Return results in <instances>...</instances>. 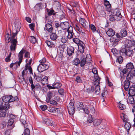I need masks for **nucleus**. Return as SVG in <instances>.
<instances>
[{
	"instance_id": "f257e3e1",
	"label": "nucleus",
	"mask_w": 135,
	"mask_h": 135,
	"mask_svg": "<svg viewBox=\"0 0 135 135\" xmlns=\"http://www.w3.org/2000/svg\"><path fill=\"white\" fill-rule=\"evenodd\" d=\"M10 95H5L2 97V99H0V110H7L10 107L8 103L10 102Z\"/></svg>"
},
{
	"instance_id": "f03ea898",
	"label": "nucleus",
	"mask_w": 135,
	"mask_h": 135,
	"mask_svg": "<svg viewBox=\"0 0 135 135\" xmlns=\"http://www.w3.org/2000/svg\"><path fill=\"white\" fill-rule=\"evenodd\" d=\"M109 16V20L111 21H114L115 20H120L122 17V16L119 10L116 9L111 11Z\"/></svg>"
},
{
	"instance_id": "7ed1b4c3",
	"label": "nucleus",
	"mask_w": 135,
	"mask_h": 135,
	"mask_svg": "<svg viewBox=\"0 0 135 135\" xmlns=\"http://www.w3.org/2000/svg\"><path fill=\"white\" fill-rule=\"evenodd\" d=\"M73 42L76 44H79L78 49L80 52L82 54L83 53L85 48V44L77 38H73Z\"/></svg>"
},
{
	"instance_id": "20e7f679",
	"label": "nucleus",
	"mask_w": 135,
	"mask_h": 135,
	"mask_svg": "<svg viewBox=\"0 0 135 135\" xmlns=\"http://www.w3.org/2000/svg\"><path fill=\"white\" fill-rule=\"evenodd\" d=\"M133 51L131 50L128 47L121 49L120 51V54L121 56L127 55L129 57L132 56Z\"/></svg>"
},
{
	"instance_id": "39448f33",
	"label": "nucleus",
	"mask_w": 135,
	"mask_h": 135,
	"mask_svg": "<svg viewBox=\"0 0 135 135\" xmlns=\"http://www.w3.org/2000/svg\"><path fill=\"white\" fill-rule=\"evenodd\" d=\"M91 56L89 54H87L86 57L85 56L83 55H81L79 57L81 60L80 63L81 66L82 67L84 66L85 64L86 63L87 60L88 59L89 61H90L91 60Z\"/></svg>"
},
{
	"instance_id": "423d86ee",
	"label": "nucleus",
	"mask_w": 135,
	"mask_h": 135,
	"mask_svg": "<svg viewBox=\"0 0 135 135\" xmlns=\"http://www.w3.org/2000/svg\"><path fill=\"white\" fill-rule=\"evenodd\" d=\"M58 35L59 37L61 38V41L63 43H65L66 42L68 38L67 37L66 32L64 31L59 30L58 31Z\"/></svg>"
},
{
	"instance_id": "0eeeda50",
	"label": "nucleus",
	"mask_w": 135,
	"mask_h": 135,
	"mask_svg": "<svg viewBox=\"0 0 135 135\" xmlns=\"http://www.w3.org/2000/svg\"><path fill=\"white\" fill-rule=\"evenodd\" d=\"M9 117L10 119L8 120L7 125L8 129L9 130L12 129L13 128V126L12 125L14 122V119L16 118V116L12 114H11L9 116Z\"/></svg>"
},
{
	"instance_id": "6e6552de",
	"label": "nucleus",
	"mask_w": 135,
	"mask_h": 135,
	"mask_svg": "<svg viewBox=\"0 0 135 135\" xmlns=\"http://www.w3.org/2000/svg\"><path fill=\"white\" fill-rule=\"evenodd\" d=\"M49 64L45 63V64H40L38 66L37 70L40 72H41L49 68Z\"/></svg>"
},
{
	"instance_id": "1a4fd4ad",
	"label": "nucleus",
	"mask_w": 135,
	"mask_h": 135,
	"mask_svg": "<svg viewBox=\"0 0 135 135\" xmlns=\"http://www.w3.org/2000/svg\"><path fill=\"white\" fill-rule=\"evenodd\" d=\"M67 108L69 114L71 115H73L75 112L74 103L70 101L69 104L68 105Z\"/></svg>"
},
{
	"instance_id": "9d476101",
	"label": "nucleus",
	"mask_w": 135,
	"mask_h": 135,
	"mask_svg": "<svg viewBox=\"0 0 135 135\" xmlns=\"http://www.w3.org/2000/svg\"><path fill=\"white\" fill-rule=\"evenodd\" d=\"M17 24H15V27L16 28H17L16 31V33H13L11 35V37L10 41L12 40L13 39H16L14 38L15 36L17 35L18 32L19 31L20 29L21 28L20 23V22H18Z\"/></svg>"
},
{
	"instance_id": "9b49d317",
	"label": "nucleus",
	"mask_w": 135,
	"mask_h": 135,
	"mask_svg": "<svg viewBox=\"0 0 135 135\" xmlns=\"http://www.w3.org/2000/svg\"><path fill=\"white\" fill-rule=\"evenodd\" d=\"M11 44L10 46V48L11 51H15L16 46L17 44V39H13L11 41Z\"/></svg>"
},
{
	"instance_id": "f8f14e48",
	"label": "nucleus",
	"mask_w": 135,
	"mask_h": 135,
	"mask_svg": "<svg viewBox=\"0 0 135 135\" xmlns=\"http://www.w3.org/2000/svg\"><path fill=\"white\" fill-rule=\"evenodd\" d=\"M25 51L26 50H24L23 49H22L18 54V57L19 61L18 62H17L18 66H19L20 65L22 61L23 56V54L25 53Z\"/></svg>"
},
{
	"instance_id": "ddd939ff",
	"label": "nucleus",
	"mask_w": 135,
	"mask_h": 135,
	"mask_svg": "<svg viewBox=\"0 0 135 135\" xmlns=\"http://www.w3.org/2000/svg\"><path fill=\"white\" fill-rule=\"evenodd\" d=\"M110 42H113L112 46H115L118 44V42L119 40L117 37L114 36L111 37L110 39Z\"/></svg>"
},
{
	"instance_id": "4468645a",
	"label": "nucleus",
	"mask_w": 135,
	"mask_h": 135,
	"mask_svg": "<svg viewBox=\"0 0 135 135\" xmlns=\"http://www.w3.org/2000/svg\"><path fill=\"white\" fill-rule=\"evenodd\" d=\"M42 119L44 121L45 124L47 125L53 126L54 125L55 123L51 119L45 117H42Z\"/></svg>"
},
{
	"instance_id": "2eb2a0df",
	"label": "nucleus",
	"mask_w": 135,
	"mask_h": 135,
	"mask_svg": "<svg viewBox=\"0 0 135 135\" xmlns=\"http://www.w3.org/2000/svg\"><path fill=\"white\" fill-rule=\"evenodd\" d=\"M27 69L29 70V72L31 74H32V71L31 67L28 64H27L25 66V69L22 72V77H24L25 75V71H26Z\"/></svg>"
},
{
	"instance_id": "dca6fc26",
	"label": "nucleus",
	"mask_w": 135,
	"mask_h": 135,
	"mask_svg": "<svg viewBox=\"0 0 135 135\" xmlns=\"http://www.w3.org/2000/svg\"><path fill=\"white\" fill-rule=\"evenodd\" d=\"M68 33V35H67V38L69 39H70L73 37V35L74 33H73V27L70 26L68 30H67Z\"/></svg>"
},
{
	"instance_id": "f3484780",
	"label": "nucleus",
	"mask_w": 135,
	"mask_h": 135,
	"mask_svg": "<svg viewBox=\"0 0 135 135\" xmlns=\"http://www.w3.org/2000/svg\"><path fill=\"white\" fill-rule=\"evenodd\" d=\"M60 26L62 29L64 30L67 29V30H68L70 27L69 23L67 21L61 22L60 23Z\"/></svg>"
},
{
	"instance_id": "a211bd4d",
	"label": "nucleus",
	"mask_w": 135,
	"mask_h": 135,
	"mask_svg": "<svg viewBox=\"0 0 135 135\" xmlns=\"http://www.w3.org/2000/svg\"><path fill=\"white\" fill-rule=\"evenodd\" d=\"M79 23L84 28H86L89 25L88 22L83 18H81L79 20Z\"/></svg>"
},
{
	"instance_id": "6ab92c4d",
	"label": "nucleus",
	"mask_w": 135,
	"mask_h": 135,
	"mask_svg": "<svg viewBox=\"0 0 135 135\" xmlns=\"http://www.w3.org/2000/svg\"><path fill=\"white\" fill-rule=\"evenodd\" d=\"M129 95L134 96L135 95V85H132L129 88Z\"/></svg>"
},
{
	"instance_id": "aec40b11",
	"label": "nucleus",
	"mask_w": 135,
	"mask_h": 135,
	"mask_svg": "<svg viewBox=\"0 0 135 135\" xmlns=\"http://www.w3.org/2000/svg\"><path fill=\"white\" fill-rule=\"evenodd\" d=\"M125 45L128 48L135 45V41L127 40L126 41Z\"/></svg>"
},
{
	"instance_id": "412c9836",
	"label": "nucleus",
	"mask_w": 135,
	"mask_h": 135,
	"mask_svg": "<svg viewBox=\"0 0 135 135\" xmlns=\"http://www.w3.org/2000/svg\"><path fill=\"white\" fill-rule=\"evenodd\" d=\"M102 119H95L94 120L93 126L94 127H97L100 125L102 122Z\"/></svg>"
},
{
	"instance_id": "4be33fe9",
	"label": "nucleus",
	"mask_w": 135,
	"mask_h": 135,
	"mask_svg": "<svg viewBox=\"0 0 135 135\" xmlns=\"http://www.w3.org/2000/svg\"><path fill=\"white\" fill-rule=\"evenodd\" d=\"M74 48L72 46H69L67 49V52L69 56L71 55L74 53Z\"/></svg>"
},
{
	"instance_id": "5701e85b",
	"label": "nucleus",
	"mask_w": 135,
	"mask_h": 135,
	"mask_svg": "<svg viewBox=\"0 0 135 135\" xmlns=\"http://www.w3.org/2000/svg\"><path fill=\"white\" fill-rule=\"evenodd\" d=\"M106 33L109 36H112L115 34V32L111 28H108V30L107 31L106 30Z\"/></svg>"
},
{
	"instance_id": "b1692460",
	"label": "nucleus",
	"mask_w": 135,
	"mask_h": 135,
	"mask_svg": "<svg viewBox=\"0 0 135 135\" xmlns=\"http://www.w3.org/2000/svg\"><path fill=\"white\" fill-rule=\"evenodd\" d=\"M130 85V82L128 80H126L124 83V89L125 90L127 91L128 90Z\"/></svg>"
},
{
	"instance_id": "393cba45",
	"label": "nucleus",
	"mask_w": 135,
	"mask_h": 135,
	"mask_svg": "<svg viewBox=\"0 0 135 135\" xmlns=\"http://www.w3.org/2000/svg\"><path fill=\"white\" fill-rule=\"evenodd\" d=\"M132 96V95H129L127 98V102L128 104H131L134 103V101Z\"/></svg>"
},
{
	"instance_id": "a878e982",
	"label": "nucleus",
	"mask_w": 135,
	"mask_h": 135,
	"mask_svg": "<svg viewBox=\"0 0 135 135\" xmlns=\"http://www.w3.org/2000/svg\"><path fill=\"white\" fill-rule=\"evenodd\" d=\"M45 28L49 32L51 33L52 32L53 28L52 26L49 23H47L46 25Z\"/></svg>"
},
{
	"instance_id": "bb28decb",
	"label": "nucleus",
	"mask_w": 135,
	"mask_h": 135,
	"mask_svg": "<svg viewBox=\"0 0 135 135\" xmlns=\"http://www.w3.org/2000/svg\"><path fill=\"white\" fill-rule=\"evenodd\" d=\"M47 97L46 98V102H49V100H50L51 98L54 96V95L52 93L49 91L47 93Z\"/></svg>"
},
{
	"instance_id": "cd10ccee",
	"label": "nucleus",
	"mask_w": 135,
	"mask_h": 135,
	"mask_svg": "<svg viewBox=\"0 0 135 135\" xmlns=\"http://www.w3.org/2000/svg\"><path fill=\"white\" fill-rule=\"evenodd\" d=\"M104 4L106 7L108 8V11H109L111 8V5L110 4L109 2L107 0H105L104 1Z\"/></svg>"
},
{
	"instance_id": "c85d7f7f",
	"label": "nucleus",
	"mask_w": 135,
	"mask_h": 135,
	"mask_svg": "<svg viewBox=\"0 0 135 135\" xmlns=\"http://www.w3.org/2000/svg\"><path fill=\"white\" fill-rule=\"evenodd\" d=\"M77 109L79 111L83 110L84 108L83 104L81 103H78L77 104Z\"/></svg>"
},
{
	"instance_id": "c756f323",
	"label": "nucleus",
	"mask_w": 135,
	"mask_h": 135,
	"mask_svg": "<svg viewBox=\"0 0 135 135\" xmlns=\"http://www.w3.org/2000/svg\"><path fill=\"white\" fill-rule=\"evenodd\" d=\"M50 38L52 40H56L57 37H59L56 34L54 33H52L50 35Z\"/></svg>"
},
{
	"instance_id": "7c9ffc66",
	"label": "nucleus",
	"mask_w": 135,
	"mask_h": 135,
	"mask_svg": "<svg viewBox=\"0 0 135 135\" xmlns=\"http://www.w3.org/2000/svg\"><path fill=\"white\" fill-rule=\"evenodd\" d=\"M98 78H96L94 77L95 79L94 80L93 83L94 85H98L100 83V78L99 76H98Z\"/></svg>"
},
{
	"instance_id": "2f4dec72",
	"label": "nucleus",
	"mask_w": 135,
	"mask_h": 135,
	"mask_svg": "<svg viewBox=\"0 0 135 135\" xmlns=\"http://www.w3.org/2000/svg\"><path fill=\"white\" fill-rule=\"evenodd\" d=\"M49 111L51 113H58L60 112V110L54 107L51 108Z\"/></svg>"
},
{
	"instance_id": "473e14b6",
	"label": "nucleus",
	"mask_w": 135,
	"mask_h": 135,
	"mask_svg": "<svg viewBox=\"0 0 135 135\" xmlns=\"http://www.w3.org/2000/svg\"><path fill=\"white\" fill-rule=\"evenodd\" d=\"M30 41L32 44H35L37 42V40L34 36H32L29 37Z\"/></svg>"
},
{
	"instance_id": "72a5a7b5",
	"label": "nucleus",
	"mask_w": 135,
	"mask_h": 135,
	"mask_svg": "<svg viewBox=\"0 0 135 135\" xmlns=\"http://www.w3.org/2000/svg\"><path fill=\"white\" fill-rule=\"evenodd\" d=\"M92 73L93 74L94 77L96 78H98V71L96 68H94L92 70Z\"/></svg>"
},
{
	"instance_id": "f704fd0d",
	"label": "nucleus",
	"mask_w": 135,
	"mask_h": 135,
	"mask_svg": "<svg viewBox=\"0 0 135 135\" xmlns=\"http://www.w3.org/2000/svg\"><path fill=\"white\" fill-rule=\"evenodd\" d=\"M126 123L124 125V127L127 132L129 131L131 127V125L130 123L129 122H126Z\"/></svg>"
},
{
	"instance_id": "c9c22d12",
	"label": "nucleus",
	"mask_w": 135,
	"mask_h": 135,
	"mask_svg": "<svg viewBox=\"0 0 135 135\" xmlns=\"http://www.w3.org/2000/svg\"><path fill=\"white\" fill-rule=\"evenodd\" d=\"M94 90L96 94H99L100 92V86L99 85H96L95 87Z\"/></svg>"
},
{
	"instance_id": "e433bc0d",
	"label": "nucleus",
	"mask_w": 135,
	"mask_h": 135,
	"mask_svg": "<svg viewBox=\"0 0 135 135\" xmlns=\"http://www.w3.org/2000/svg\"><path fill=\"white\" fill-rule=\"evenodd\" d=\"M10 102L15 101H17L18 100V98L17 96L13 97L12 95H10Z\"/></svg>"
},
{
	"instance_id": "4c0bfd02",
	"label": "nucleus",
	"mask_w": 135,
	"mask_h": 135,
	"mask_svg": "<svg viewBox=\"0 0 135 135\" xmlns=\"http://www.w3.org/2000/svg\"><path fill=\"white\" fill-rule=\"evenodd\" d=\"M68 9L69 10V12H70L71 14H73L74 16L76 15V13L71 7H69L68 6H67V7Z\"/></svg>"
},
{
	"instance_id": "58836bf2",
	"label": "nucleus",
	"mask_w": 135,
	"mask_h": 135,
	"mask_svg": "<svg viewBox=\"0 0 135 135\" xmlns=\"http://www.w3.org/2000/svg\"><path fill=\"white\" fill-rule=\"evenodd\" d=\"M48 78L47 76H45L41 80V83L44 85L47 84L48 83Z\"/></svg>"
},
{
	"instance_id": "ea45409f",
	"label": "nucleus",
	"mask_w": 135,
	"mask_h": 135,
	"mask_svg": "<svg viewBox=\"0 0 135 135\" xmlns=\"http://www.w3.org/2000/svg\"><path fill=\"white\" fill-rule=\"evenodd\" d=\"M93 117L91 115H88L87 119V122L88 123H91L93 122L94 121Z\"/></svg>"
},
{
	"instance_id": "a19ab883",
	"label": "nucleus",
	"mask_w": 135,
	"mask_h": 135,
	"mask_svg": "<svg viewBox=\"0 0 135 135\" xmlns=\"http://www.w3.org/2000/svg\"><path fill=\"white\" fill-rule=\"evenodd\" d=\"M29 80L30 83L31 84V87L32 90L33 91V89L35 88V86L33 84V80L31 77V76L29 78Z\"/></svg>"
},
{
	"instance_id": "79ce46f5",
	"label": "nucleus",
	"mask_w": 135,
	"mask_h": 135,
	"mask_svg": "<svg viewBox=\"0 0 135 135\" xmlns=\"http://www.w3.org/2000/svg\"><path fill=\"white\" fill-rule=\"evenodd\" d=\"M120 33L122 36L125 37L127 35V32L125 29H123L120 31Z\"/></svg>"
},
{
	"instance_id": "37998d69",
	"label": "nucleus",
	"mask_w": 135,
	"mask_h": 135,
	"mask_svg": "<svg viewBox=\"0 0 135 135\" xmlns=\"http://www.w3.org/2000/svg\"><path fill=\"white\" fill-rule=\"evenodd\" d=\"M30 131L28 128H26L24 130V132L22 134L23 135H30Z\"/></svg>"
},
{
	"instance_id": "c03bdc74",
	"label": "nucleus",
	"mask_w": 135,
	"mask_h": 135,
	"mask_svg": "<svg viewBox=\"0 0 135 135\" xmlns=\"http://www.w3.org/2000/svg\"><path fill=\"white\" fill-rule=\"evenodd\" d=\"M61 86V84L59 83H56L54 84L53 85V88L55 89L59 88Z\"/></svg>"
},
{
	"instance_id": "a18cd8bd",
	"label": "nucleus",
	"mask_w": 135,
	"mask_h": 135,
	"mask_svg": "<svg viewBox=\"0 0 135 135\" xmlns=\"http://www.w3.org/2000/svg\"><path fill=\"white\" fill-rule=\"evenodd\" d=\"M126 69H132L134 68L133 64L131 62L128 63L126 65Z\"/></svg>"
},
{
	"instance_id": "49530a36",
	"label": "nucleus",
	"mask_w": 135,
	"mask_h": 135,
	"mask_svg": "<svg viewBox=\"0 0 135 135\" xmlns=\"http://www.w3.org/2000/svg\"><path fill=\"white\" fill-rule=\"evenodd\" d=\"M80 62V60L78 58H76L73 61V64L74 65H77Z\"/></svg>"
},
{
	"instance_id": "de8ad7c7",
	"label": "nucleus",
	"mask_w": 135,
	"mask_h": 135,
	"mask_svg": "<svg viewBox=\"0 0 135 135\" xmlns=\"http://www.w3.org/2000/svg\"><path fill=\"white\" fill-rule=\"evenodd\" d=\"M70 5L74 7H79L78 3L77 2H75L74 1H73L71 2Z\"/></svg>"
},
{
	"instance_id": "09e8293b",
	"label": "nucleus",
	"mask_w": 135,
	"mask_h": 135,
	"mask_svg": "<svg viewBox=\"0 0 135 135\" xmlns=\"http://www.w3.org/2000/svg\"><path fill=\"white\" fill-rule=\"evenodd\" d=\"M45 42L47 45L49 47H54L55 46L54 44L49 41H46Z\"/></svg>"
},
{
	"instance_id": "8fccbe9b",
	"label": "nucleus",
	"mask_w": 135,
	"mask_h": 135,
	"mask_svg": "<svg viewBox=\"0 0 135 135\" xmlns=\"http://www.w3.org/2000/svg\"><path fill=\"white\" fill-rule=\"evenodd\" d=\"M118 106L121 110H123L126 108V106L123 104L120 103V102L118 104Z\"/></svg>"
},
{
	"instance_id": "3c124183",
	"label": "nucleus",
	"mask_w": 135,
	"mask_h": 135,
	"mask_svg": "<svg viewBox=\"0 0 135 135\" xmlns=\"http://www.w3.org/2000/svg\"><path fill=\"white\" fill-rule=\"evenodd\" d=\"M133 74L132 73H129L128 74L126 77L127 80H132V76H133Z\"/></svg>"
},
{
	"instance_id": "603ef678",
	"label": "nucleus",
	"mask_w": 135,
	"mask_h": 135,
	"mask_svg": "<svg viewBox=\"0 0 135 135\" xmlns=\"http://www.w3.org/2000/svg\"><path fill=\"white\" fill-rule=\"evenodd\" d=\"M75 28L79 32H81L82 31L81 27L78 24H76L75 25Z\"/></svg>"
},
{
	"instance_id": "864d4df0",
	"label": "nucleus",
	"mask_w": 135,
	"mask_h": 135,
	"mask_svg": "<svg viewBox=\"0 0 135 135\" xmlns=\"http://www.w3.org/2000/svg\"><path fill=\"white\" fill-rule=\"evenodd\" d=\"M123 59L121 56H119L117 58V61H118L119 64L122 63Z\"/></svg>"
},
{
	"instance_id": "5fc2aeb1",
	"label": "nucleus",
	"mask_w": 135,
	"mask_h": 135,
	"mask_svg": "<svg viewBox=\"0 0 135 135\" xmlns=\"http://www.w3.org/2000/svg\"><path fill=\"white\" fill-rule=\"evenodd\" d=\"M104 91L102 93V96L103 98L104 99V98H106L107 97V92L106 91L104 90Z\"/></svg>"
},
{
	"instance_id": "6e6d98bb",
	"label": "nucleus",
	"mask_w": 135,
	"mask_h": 135,
	"mask_svg": "<svg viewBox=\"0 0 135 135\" xmlns=\"http://www.w3.org/2000/svg\"><path fill=\"white\" fill-rule=\"evenodd\" d=\"M19 80L21 83H22L23 84L26 83L25 80V79L24 77L21 76V78H19Z\"/></svg>"
},
{
	"instance_id": "4d7b16f0",
	"label": "nucleus",
	"mask_w": 135,
	"mask_h": 135,
	"mask_svg": "<svg viewBox=\"0 0 135 135\" xmlns=\"http://www.w3.org/2000/svg\"><path fill=\"white\" fill-rule=\"evenodd\" d=\"M54 11L53 9H51L48 12V15L49 16H50L51 15H56V13H54Z\"/></svg>"
},
{
	"instance_id": "13d9d810",
	"label": "nucleus",
	"mask_w": 135,
	"mask_h": 135,
	"mask_svg": "<svg viewBox=\"0 0 135 135\" xmlns=\"http://www.w3.org/2000/svg\"><path fill=\"white\" fill-rule=\"evenodd\" d=\"M49 102L47 103H49L50 104L55 105H56L57 104V102L54 100H49Z\"/></svg>"
},
{
	"instance_id": "bf43d9fd",
	"label": "nucleus",
	"mask_w": 135,
	"mask_h": 135,
	"mask_svg": "<svg viewBox=\"0 0 135 135\" xmlns=\"http://www.w3.org/2000/svg\"><path fill=\"white\" fill-rule=\"evenodd\" d=\"M40 64H45V63H48L46 61V59L45 58H43L41 60L39 61Z\"/></svg>"
},
{
	"instance_id": "052dcab7",
	"label": "nucleus",
	"mask_w": 135,
	"mask_h": 135,
	"mask_svg": "<svg viewBox=\"0 0 135 135\" xmlns=\"http://www.w3.org/2000/svg\"><path fill=\"white\" fill-rule=\"evenodd\" d=\"M35 80L37 81H39L41 80V76L36 75L35 77Z\"/></svg>"
},
{
	"instance_id": "680f3d73",
	"label": "nucleus",
	"mask_w": 135,
	"mask_h": 135,
	"mask_svg": "<svg viewBox=\"0 0 135 135\" xmlns=\"http://www.w3.org/2000/svg\"><path fill=\"white\" fill-rule=\"evenodd\" d=\"M47 106L46 105H41L40 106V108L43 111H45L47 108Z\"/></svg>"
},
{
	"instance_id": "e2e57ef3",
	"label": "nucleus",
	"mask_w": 135,
	"mask_h": 135,
	"mask_svg": "<svg viewBox=\"0 0 135 135\" xmlns=\"http://www.w3.org/2000/svg\"><path fill=\"white\" fill-rule=\"evenodd\" d=\"M112 52L113 53V54L115 55H116L117 54L118 51L115 48H113L112 49Z\"/></svg>"
},
{
	"instance_id": "0e129e2a",
	"label": "nucleus",
	"mask_w": 135,
	"mask_h": 135,
	"mask_svg": "<svg viewBox=\"0 0 135 135\" xmlns=\"http://www.w3.org/2000/svg\"><path fill=\"white\" fill-rule=\"evenodd\" d=\"M11 53L10 52L9 54V55L5 59V61L6 62H9L10 61V57L11 56Z\"/></svg>"
},
{
	"instance_id": "69168bd1",
	"label": "nucleus",
	"mask_w": 135,
	"mask_h": 135,
	"mask_svg": "<svg viewBox=\"0 0 135 135\" xmlns=\"http://www.w3.org/2000/svg\"><path fill=\"white\" fill-rule=\"evenodd\" d=\"M21 122L22 123V124H23L24 127L25 128H28V125L26 123L25 121V120H21Z\"/></svg>"
},
{
	"instance_id": "338daca9",
	"label": "nucleus",
	"mask_w": 135,
	"mask_h": 135,
	"mask_svg": "<svg viewBox=\"0 0 135 135\" xmlns=\"http://www.w3.org/2000/svg\"><path fill=\"white\" fill-rule=\"evenodd\" d=\"M89 26L90 28L93 31H94L96 30V28L94 25H89Z\"/></svg>"
},
{
	"instance_id": "774afa93",
	"label": "nucleus",
	"mask_w": 135,
	"mask_h": 135,
	"mask_svg": "<svg viewBox=\"0 0 135 135\" xmlns=\"http://www.w3.org/2000/svg\"><path fill=\"white\" fill-rule=\"evenodd\" d=\"M100 15L102 17H104L106 15V13L103 10L101 11L100 12Z\"/></svg>"
}]
</instances>
